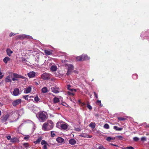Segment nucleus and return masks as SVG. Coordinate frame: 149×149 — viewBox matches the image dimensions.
I'll use <instances>...</instances> for the list:
<instances>
[{"label":"nucleus","instance_id":"59","mask_svg":"<svg viewBox=\"0 0 149 149\" xmlns=\"http://www.w3.org/2000/svg\"><path fill=\"white\" fill-rule=\"evenodd\" d=\"M81 104L82 106H84L85 104L84 103H81Z\"/></svg>","mask_w":149,"mask_h":149},{"label":"nucleus","instance_id":"53","mask_svg":"<svg viewBox=\"0 0 149 149\" xmlns=\"http://www.w3.org/2000/svg\"><path fill=\"white\" fill-rule=\"evenodd\" d=\"M94 95L95 96L96 98H98V96H97V95L96 93L95 92H94Z\"/></svg>","mask_w":149,"mask_h":149},{"label":"nucleus","instance_id":"8","mask_svg":"<svg viewBox=\"0 0 149 149\" xmlns=\"http://www.w3.org/2000/svg\"><path fill=\"white\" fill-rule=\"evenodd\" d=\"M32 38L31 36H27L25 35H21L17 36V38L18 39H22L24 38Z\"/></svg>","mask_w":149,"mask_h":149},{"label":"nucleus","instance_id":"23","mask_svg":"<svg viewBox=\"0 0 149 149\" xmlns=\"http://www.w3.org/2000/svg\"><path fill=\"white\" fill-rule=\"evenodd\" d=\"M53 102L54 103H56L58 102L59 101V99L57 97H55L53 99Z\"/></svg>","mask_w":149,"mask_h":149},{"label":"nucleus","instance_id":"48","mask_svg":"<svg viewBox=\"0 0 149 149\" xmlns=\"http://www.w3.org/2000/svg\"><path fill=\"white\" fill-rule=\"evenodd\" d=\"M6 138L8 140H10L11 139V137L10 135H8V136H7Z\"/></svg>","mask_w":149,"mask_h":149},{"label":"nucleus","instance_id":"51","mask_svg":"<svg viewBox=\"0 0 149 149\" xmlns=\"http://www.w3.org/2000/svg\"><path fill=\"white\" fill-rule=\"evenodd\" d=\"M75 130L76 131H78V132H79V131H81V129L79 128H75Z\"/></svg>","mask_w":149,"mask_h":149},{"label":"nucleus","instance_id":"16","mask_svg":"<svg viewBox=\"0 0 149 149\" xmlns=\"http://www.w3.org/2000/svg\"><path fill=\"white\" fill-rule=\"evenodd\" d=\"M53 51L51 50H49L48 49H45L44 51V52L46 55H50L52 54Z\"/></svg>","mask_w":149,"mask_h":149},{"label":"nucleus","instance_id":"38","mask_svg":"<svg viewBox=\"0 0 149 149\" xmlns=\"http://www.w3.org/2000/svg\"><path fill=\"white\" fill-rule=\"evenodd\" d=\"M137 75L136 74H133L132 76V77L133 78L135 79H136L137 78Z\"/></svg>","mask_w":149,"mask_h":149},{"label":"nucleus","instance_id":"22","mask_svg":"<svg viewBox=\"0 0 149 149\" xmlns=\"http://www.w3.org/2000/svg\"><path fill=\"white\" fill-rule=\"evenodd\" d=\"M42 92L43 93H46L48 92V89L46 87H44L42 89Z\"/></svg>","mask_w":149,"mask_h":149},{"label":"nucleus","instance_id":"55","mask_svg":"<svg viewBox=\"0 0 149 149\" xmlns=\"http://www.w3.org/2000/svg\"><path fill=\"white\" fill-rule=\"evenodd\" d=\"M12 80L13 81H16V80H17V79L16 78H15V77H14V78H12Z\"/></svg>","mask_w":149,"mask_h":149},{"label":"nucleus","instance_id":"17","mask_svg":"<svg viewBox=\"0 0 149 149\" xmlns=\"http://www.w3.org/2000/svg\"><path fill=\"white\" fill-rule=\"evenodd\" d=\"M56 141L59 143H62L63 142L64 139L61 137H58L56 139Z\"/></svg>","mask_w":149,"mask_h":149},{"label":"nucleus","instance_id":"18","mask_svg":"<svg viewBox=\"0 0 149 149\" xmlns=\"http://www.w3.org/2000/svg\"><path fill=\"white\" fill-rule=\"evenodd\" d=\"M6 52L7 55L9 56H11V54L13 53V52L11 51L9 48L7 49L6 50Z\"/></svg>","mask_w":149,"mask_h":149},{"label":"nucleus","instance_id":"44","mask_svg":"<svg viewBox=\"0 0 149 149\" xmlns=\"http://www.w3.org/2000/svg\"><path fill=\"white\" fill-rule=\"evenodd\" d=\"M23 145L25 147H27L28 146H29V144L28 143H24L23 144Z\"/></svg>","mask_w":149,"mask_h":149},{"label":"nucleus","instance_id":"10","mask_svg":"<svg viewBox=\"0 0 149 149\" xmlns=\"http://www.w3.org/2000/svg\"><path fill=\"white\" fill-rule=\"evenodd\" d=\"M19 94V89L17 88H14L12 95L14 96H17Z\"/></svg>","mask_w":149,"mask_h":149},{"label":"nucleus","instance_id":"1","mask_svg":"<svg viewBox=\"0 0 149 149\" xmlns=\"http://www.w3.org/2000/svg\"><path fill=\"white\" fill-rule=\"evenodd\" d=\"M53 126L52 121L51 120H49L43 124L42 126V130L44 131H48L52 129Z\"/></svg>","mask_w":149,"mask_h":149},{"label":"nucleus","instance_id":"2","mask_svg":"<svg viewBox=\"0 0 149 149\" xmlns=\"http://www.w3.org/2000/svg\"><path fill=\"white\" fill-rule=\"evenodd\" d=\"M56 127L60 129L64 130H68L69 125L65 122L61 121L57 123Z\"/></svg>","mask_w":149,"mask_h":149},{"label":"nucleus","instance_id":"42","mask_svg":"<svg viewBox=\"0 0 149 149\" xmlns=\"http://www.w3.org/2000/svg\"><path fill=\"white\" fill-rule=\"evenodd\" d=\"M47 145H48V144H45V145H44L43 146L42 149H47Z\"/></svg>","mask_w":149,"mask_h":149},{"label":"nucleus","instance_id":"64","mask_svg":"<svg viewBox=\"0 0 149 149\" xmlns=\"http://www.w3.org/2000/svg\"><path fill=\"white\" fill-rule=\"evenodd\" d=\"M93 80V79L91 81H92Z\"/></svg>","mask_w":149,"mask_h":149},{"label":"nucleus","instance_id":"36","mask_svg":"<svg viewBox=\"0 0 149 149\" xmlns=\"http://www.w3.org/2000/svg\"><path fill=\"white\" fill-rule=\"evenodd\" d=\"M13 76H14V77H15V78H18L19 77V75L18 74H17L13 73Z\"/></svg>","mask_w":149,"mask_h":149},{"label":"nucleus","instance_id":"27","mask_svg":"<svg viewBox=\"0 0 149 149\" xmlns=\"http://www.w3.org/2000/svg\"><path fill=\"white\" fill-rule=\"evenodd\" d=\"M89 126L91 127L92 128H94L95 126V124L94 123H91L89 124Z\"/></svg>","mask_w":149,"mask_h":149},{"label":"nucleus","instance_id":"37","mask_svg":"<svg viewBox=\"0 0 149 149\" xmlns=\"http://www.w3.org/2000/svg\"><path fill=\"white\" fill-rule=\"evenodd\" d=\"M98 149H106L103 145H100L98 147Z\"/></svg>","mask_w":149,"mask_h":149},{"label":"nucleus","instance_id":"49","mask_svg":"<svg viewBox=\"0 0 149 149\" xmlns=\"http://www.w3.org/2000/svg\"><path fill=\"white\" fill-rule=\"evenodd\" d=\"M19 78H22V79H25L26 78L21 75H19Z\"/></svg>","mask_w":149,"mask_h":149},{"label":"nucleus","instance_id":"7","mask_svg":"<svg viewBox=\"0 0 149 149\" xmlns=\"http://www.w3.org/2000/svg\"><path fill=\"white\" fill-rule=\"evenodd\" d=\"M9 117V115L7 114L2 116L0 118V120L2 123L6 122Z\"/></svg>","mask_w":149,"mask_h":149},{"label":"nucleus","instance_id":"47","mask_svg":"<svg viewBox=\"0 0 149 149\" xmlns=\"http://www.w3.org/2000/svg\"><path fill=\"white\" fill-rule=\"evenodd\" d=\"M97 103H99V105L100 106H102V105L101 103V102L100 100H98L97 101Z\"/></svg>","mask_w":149,"mask_h":149},{"label":"nucleus","instance_id":"35","mask_svg":"<svg viewBox=\"0 0 149 149\" xmlns=\"http://www.w3.org/2000/svg\"><path fill=\"white\" fill-rule=\"evenodd\" d=\"M47 144V143L45 140H42L41 142V144L42 145H45V144Z\"/></svg>","mask_w":149,"mask_h":149},{"label":"nucleus","instance_id":"25","mask_svg":"<svg viewBox=\"0 0 149 149\" xmlns=\"http://www.w3.org/2000/svg\"><path fill=\"white\" fill-rule=\"evenodd\" d=\"M71 86L70 85H68L67 86V88L70 91L72 92L73 91L76 92V90L75 89H72V88H70V87Z\"/></svg>","mask_w":149,"mask_h":149},{"label":"nucleus","instance_id":"29","mask_svg":"<svg viewBox=\"0 0 149 149\" xmlns=\"http://www.w3.org/2000/svg\"><path fill=\"white\" fill-rule=\"evenodd\" d=\"M42 140L41 137L39 138L36 141L34 142V143L36 144L39 143Z\"/></svg>","mask_w":149,"mask_h":149},{"label":"nucleus","instance_id":"32","mask_svg":"<svg viewBox=\"0 0 149 149\" xmlns=\"http://www.w3.org/2000/svg\"><path fill=\"white\" fill-rule=\"evenodd\" d=\"M67 94L68 95L72 96H74V93L69 91L68 92Z\"/></svg>","mask_w":149,"mask_h":149},{"label":"nucleus","instance_id":"60","mask_svg":"<svg viewBox=\"0 0 149 149\" xmlns=\"http://www.w3.org/2000/svg\"><path fill=\"white\" fill-rule=\"evenodd\" d=\"M78 102H79V103H81V100H78Z\"/></svg>","mask_w":149,"mask_h":149},{"label":"nucleus","instance_id":"19","mask_svg":"<svg viewBox=\"0 0 149 149\" xmlns=\"http://www.w3.org/2000/svg\"><path fill=\"white\" fill-rule=\"evenodd\" d=\"M10 142L13 143L16 142H18L19 140L17 138H13L11 139Z\"/></svg>","mask_w":149,"mask_h":149},{"label":"nucleus","instance_id":"52","mask_svg":"<svg viewBox=\"0 0 149 149\" xmlns=\"http://www.w3.org/2000/svg\"><path fill=\"white\" fill-rule=\"evenodd\" d=\"M28 97V95H25L23 96V98H24L26 100H28V98H27Z\"/></svg>","mask_w":149,"mask_h":149},{"label":"nucleus","instance_id":"5","mask_svg":"<svg viewBox=\"0 0 149 149\" xmlns=\"http://www.w3.org/2000/svg\"><path fill=\"white\" fill-rule=\"evenodd\" d=\"M68 68V70L67 73L68 75H70L74 69V67L72 64H68L67 65Z\"/></svg>","mask_w":149,"mask_h":149},{"label":"nucleus","instance_id":"24","mask_svg":"<svg viewBox=\"0 0 149 149\" xmlns=\"http://www.w3.org/2000/svg\"><path fill=\"white\" fill-rule=\"evenodd\" d=\"M10 58L8 57H5L3 59V61L5 63H6L7 62L9 61Z\"/></svg>","mask_w":149,"mask_h":149},{"label":"nucleus","instance_id":"3","mask_svg":"<svg viewBox=\"0 0 149 149\" xmlns=\"http://www.w3.org/2000/svg\"><path fill=\"white\" fill-rule=\"evenodd\" d=\"M38 114V118L40 122H44L47 118V113L44 111L39 112Z\"/></svg>","mask_w":149,"mask_h":149},{"label":"nucleus","instance_id":"26","mask_svg":"<svg viewBox=\"0 0 149 149\" xmlns=\"http://www.w3.org/2000/svg\"><path fill=\"white\" fill-rule=\"evenodd\" d=\"M76 58L77 60L79 61H83L82 55L81 56H79L77 57Z\"/></svg>","mask_w":149,"mask_h":149},{"label":"nucleus","instance_id":"4","mask_svg":"<svg viewBox=\"0 0 149 149\" xmlns=\"http://www.w3.org/2000/svg\"><path fill=\"white\" fill-rule=\"evenodd\" d=\"M51 76V74L49 73H45L41 75V77L43 79L48 80L50 79Z\"/></svg>","mask_w":149,"mask_h":149},{"label":"nucleus","instance_id":"34","mask_svg":"<svg viewBox=\"0 0 149 149\" xmlns=\"http://www.w3.org/2000/svg\"><path fill=\"white\" fill-rule=\"evenodd\" d=\"M123 149H134V148L131 146L127 147L125 148H123Z\"/></svg>","mask_w":149,"mask_h":149},{"label":"nucleus","instance_id":"58","mask_svg":"<svg viewBox=\"0 0 149 149\" xmlns=\"http://www.w3.org/2000/svg\"><path fill=\"white\" fill-rule=\"evenodd\" d=\"M118 137L120 139H122L123 138V137L121 136H118Z\"/></svg>","mask_w":149,"mask_h":149},{"label":"nucleus","instance_id":"13","mask_svg":"<svg viewBox=\"0 0 149 149\" xmlns=\"http://www.w3.org/2000/svg\"><path fill=\"white\" fill-rule=\"evenodd\" d=\"M12 77V76L9 75L6 77L5 79V81L6 82H10L12 81L11 78Z\"/></svg>","mask_w":149,"mask_h":149},{"label":"nucleus","instance_id":"50","mask_svg":"<svg viewBox=\"0 0 149 149\" xmlns=\"http://www.w3.org/2000/svg\"><path fill=\"white\" fill-rule=\"evenodd\" d=\"M141 139L142 141H145L146 140V138L143 137L141 138Z\"/></svg>","mask_w":149,"mask_h":149},{"label":"nucleus","instance_id":"15","mask_svg":"<svg viewBox=\"0 0 149 149\" xmlns=\"http://www.w3.org/2000/svg\"><path fill=\"white\" fill-rule=\"evenodd\" d=\"M79 136L81 137H82L84 138H91L92 137V136L91 135H89L86 133H82L79 135Z\"/></svg>","mask_w":149,"mask_h":149},{"label":"nucleus","instance_id":"28","mask_svg":"<svg viewBox=\"0 0 149 149\" xmlns=\"http://www.w3.org/2000/svg\"><path fill=\"white\" fill-rule=\"evenodd\" d=\"M113 128L116 130L119 131H121L122 130V128L118 127L116 126H115L113 127Z\"/></svg>","mask_w":149,"mask_h":149},{"label":"nucleus","instance_id":"61","mask_svg":"<svg viewBox=\"0 0 149 149\" xmlns=\"http://www.w3.org/2000/svg\"><path fill=\"white\" fill-rule=\"evenodd\" d=\"M75 72L76 73H78V72L77 71H75Z\"/></svg>","mask_w":149,"mask_h":149},{"label":"nucleus","instance_id":"33","mask_svg":"<svg viewBox=\"0 0 149 149\" xmlns=\"http://www.w3.org/2000/svg\"><path fill=\"white\" fill-rule=\"evenodd\" d=\"M22 61L24 63H26V64H29V63H27V61H26L25 59L23 58L22 60Z\"/></svg>","mask_w":149,"mask_h":149},{"label":"nucleus","instance_id":"41","mask_svg":"<svg viewBox=\"0 0 149 149\" xmlns=\"http://www.w3.org/2000/svg\"><path fill=\"white\" fill-rule=\"evenodd\" d=\"M55 135L54 132V131H52L51 132V136L52 137H54Z\"/></svg>","mask_w":149,"mask_h":149},{"label":"nucleus","instance_id":"39","mask_svg":"<svg viewBox=\"0 0 149 149\" xmlns=\"http://www.w3.org/2000/svg\"><path fill=\"white\" fill-rule=\"evenodd\" d=\"M87 107L90 110L92 109V107L89 104H88L87 105Z\"/></svg>","mask_w":149,"mask_h":149},{"label":"nucleus","instance_id":"40","mask_svg":"<svg viewBox=\"0 0 149 149\" xmlns=\"http://www.w3.org/2000/svg\"><path fill=\"white\" fill-rule=\"evenodd\" d=\"M118 119L119 120H124L126 119V118L122 117H119Z\"/></svg>","mask_w":149,"mask_h":149},{"label":"nucleus","instance_id":"30","mask_svg":"<svg viewBox=\"0 0 149 149\" xmlns=\"http://www.w3.org/2000/svg\"><path fill=\"white\" fill-rule=\"evenodd\" d=\"M40 100V98L38 96H36L34 98V101L36 102H38Z\"/></svg>","mask_w":149,"mask_h":149},{"label":"nucleus","instance_id":"62","mask_svg":"<svg viewBox=\"0 0 149 149\" xmlns=\"http://www.w3.org/2000/svg\"><path fill=\"white\" fill-rule=\"evenodd\" d=\"M48 127H50V125H48Z\"/></svg>","mask_w":149,"mask_h":149},{"label":"nucleus","instance_id":"31","mask_svg":"<svg viewBox=\"0 0 149 149\" xmlns=\"http://www.w3.org/2000/svg\"><path fill=\"white\" fill-rule=\"evenodd\" d=\"M104 127L105 129H108L109 127V125L108 124L106 123L104 125Z\"/></svg>","mask_w":149,"mask_h":149},{"label":"nucleus","instance_id":"45","mask_svg":"<svg viewBox=\"0 0 149 149\" xmlns=\"http://www.w3.org/2000/svg\"><path fill=\"white\" fill-rule=\"evenodd\" d=\"M112 139H113L110 137H107L106 139V140L107 141H110Z\"/></svg>","mask_w":149,"mask_h":149},{"label":"nucleus","instance_id":"9","mask_svg":"<svg viewBox=\"0 0 149 149\" xmlns=\"http://www.w3.org/2000/svg\"><path fill=\"white\" fill-rule=\"evenodd\" d=\"M52 91L54 93H58L59 92V88L58 87L55 86L51 88Z\"/></svg>","mask_w":149,"mask_h":149},{"label":"nucleus","instance_id":"11","mask_svg":"<svg viewBox=\"0 0 149 149\" xmlns=\"http://www.w3.org/2000/svg\"><path fill=\"white\" fill-rule=\"evenodd\" d=\"M36 73L34 71H31L27 74L28 76L30 78L34 77L36 76Z\"/></svg>","mask_w":149,"mask_h":149},{"label":"nucleus","instance_id":"54","mask_svg":"<svg viewBox=\"0 0 149 149\" xmlns=\"http://www.w3.org/2000/svg\"><path fill=\"white\" fill-rule=\"evenodd\" d=\"M15 35V34H14V33H10V34L9 35V36H10V37H11V36H12L14 35Z\"/></svg>","mask_w":149,"mask_h":149},{"label":"nucleus","instance_id":"46","mask_svg":"<svg viewBox=\"0 0 149 149\" xmlns=\"http://www.w3.org/2000/svg\"><path fill=\"white\" fill-rule=\"evenodd\" d=\"M139 139V138L137 137H134L133 138V140L135 141H137Z\"/></svg>","mask_w":149,"mask_h":149},{"label":"nucleus","instance_id":"20","mask_svg":"<svg viewBox=\"0 0 149 149\" xmlns=\"http://www.w3.org/2000/svg\"><path fill=\"white\" fill-rule=\"evenodd\" d=\"M69 143L71 145H74L76 143V141L73 139H71L69 141Z\"/></svg>","mask_w":149,"mask_h":149},{"label":"nucleus","instance_id":"14","mask_svg":"<svg viewBox=\"0 0 149 149\" xmlns=\"http://www.w3.org/2000/svg\"><path fill=\"white\" fill-rule=\"evenodd\" d=\"M31 87L29 86L28 87H27L25 89L24 91V93L26 94L29 93L31 92Z\"/></svg>","mask_w":149,"mask_h":149},{"label":"nucleus","instance_id":"56","mask_svg":"<svg viewBox=\"0 0 149 149\" xmlns=\"http://www.w3.org/2000/svg\"><path fill=\"white\" fill-rule=\"evenodd\" d=\"M2 73H1L0 74V79H2L3 77V75H2Z\"/></svg>","mask_w":149,"mask_h":149},{"label":"nucleus","instance_id":"12","mask_svg":"<svg viewBox=\"0 0 149 149\" xmlns=\"http://www.w3.org/2000/svg\"><path fill=\"white\" fill-rule=\"evenodd\" d=\"M22 100L21 99H17L13 101L12 102V104L14 106H16L21 103Z\"/></svg>","mask_w":149,"mask_h":149},{"label":"nucleus","instance_id":"21","mask_svg":"<svg viewBox=\"0 0 149 149\" xmlns=\"http://www.w3.org/2000/svg\"><path fill=\"white\" fill-rule=\"evenodd\" d=\"M82 56L83 61L87 60L90 59V58L86 54H82Z\"/></svg>","mask_w":149,"mask_h":149},{"label":"nucleus","instance_id":"6","mask_svg":"<svg viewBox=\"0 0 149 149\" xmlns=\"http://www.w3.org/2000/svg\"><path fill=\"white\" fill-rule=\"evenodd\" d=\"M49 66L50 67V70L52 72H55L57 70V67L56 65L53 63H51L49 64Z\"/></svg>","mask_w":149,"mask_h":149},{"label":"nucleus","instance_id":"43","mask_svg":"<svg viewBox=\"0 0 149 149\" xmlns=\"http://www.w3.org/2000/svg\"><path fill=\"white\" fill-rule=\"evenodd\" d=\"M30 137L29 135H26L24 137V139L27 140Z\"/></svg>","mask_w":149,"mask_h":149},{"label":"nucleus","instance_id":"57","mask_svg":"<svg viewBox=\"0 0 149 149\" xmlns=\"http://www.w3.org/2000/svg\"><path fill=\"white\" fill-rule=\"evenodd\" d=\"M110 144L111 145H112V146H114L118 147V146L117 145H115V144H113V143H110Z\"/></svg>","mask_w":149,"mask_h":149},{"label":"nucleus","instance_id":"63","mask_svg":"<svg viewBox=\"0 0 149 149\" xmlns=\"http://www.w3.org/2000/svg\"><path fill=\"white\" fill-rule=\"evenodd\" d=\"M1 111L0 110V116L1 115Z\"/></svg>","mask_w":149,"mask_h":149}]
</instances>
